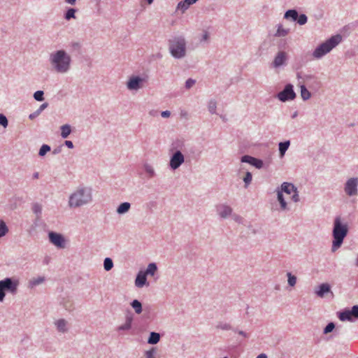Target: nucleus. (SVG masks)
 Wrapping results in <instances>:
<instances>
[{
    "label": "nucleus",
    "instance_id": "obj_1",
    "mask_svg": "<svg viewBox=\"0 0 358 358\" xmlns=\"http://www.w3.org/2000/svg\"><path fill=\"white\" fill-rule=\"evenodd\" d=\"M278 200L280 203L281 209L285 210L287 203L299 201L296 189L292 184L284 182L281 186V191L278 193Z\"/></svg>",
    "mask_w": 358,
    "mask_h": 358
},
{
    "label": "nucleus",
    "instance_id": "obj_2",
    "mask_svg": "<svg viewBox=\"0 0 358 358\" xmlns=\"http://www.w3.org/2000/svg\"><path fill=\"white\" fill-rule=\"evenodd\" d=\"M348 225L342 222L341 217H336L333 229L334 241L331 248L333 252H335L341 246L343 239L348 234Z\"/></svg>",
    "mask_w": 358,
    "mask_h": 358
},
{
    "label": "nucleus",
    "instance_id": "obj_3",
    "mask_svg": "<svg viewBox=\"0 0 358 358\" xmlns=\"http://www.w3.org/2000/svg\"><path fill=\"white\" fill-rule=\"evenodd\" d=\"M50 62L59 73L66 72L70 66L71 58L64 50H58L50 55Z\"/></svg>",
    "mask_w": 358,
    "mask_h": 358
},
{
    "label": "nucleus",
    "instance_id": "obj_4",
    "mask_svg": "<svg viewBox=\"0 0 358 358\" xmlns=\"http://www.w3.org/2000/svg\"><path fill=\"white\" fill-rule=\"evenodd\" d=\"M92 199L90 191L85 188H79L69 197V205L76 208L89 203Z\"/></svg>",
    "mask_w": 358,
    "mask_h": 358
},
{
    "label": "nucleus",
    "instance_id": "obj_5",
    "mask_svg": "<svg viewBox=\"0 0 358 358\" xmlns=\"http://www.w3.org/2000/svg\"><path fill=\"white\" fill-rule=\"evenodd\" d=\"M342 41V36L336 34L320 45L315 50V57L320 58L329 53L333 48L338 45Z\"/></svg>",
    "mask_w": 358,
    "mask_h": 358
},
{
    "label": "nucleus",
    "instance_id": "obj_6",
    "mask_svg": "<svg viewBox=\"0 0 358 358\" xmlns=\"http://www.w3.org/2000/svg\"><path fill=\"white\" fill-rule=\"evenodd\" d=\"M17 280H13L9 278L0 280V301H3L6 291H8L12 294H15L17 292Z\"/></svg>",
    "mask_w": 358,
    "mask_h": 358
},
{
    "label": "nucleus",
    "instance_id": "obj_7",
    "mask_svg": "<svg viewBox=\"0 0 358 358\" xmlns=\"http://www.w3.org/2000/svg\"><path fill=\"white\" fill-rule=\"evenodd\" d=\"M170 50L172 55L177 58L185 56V41L184 38H178L171 41Z\"/></svg>",
    "mask_w": 358,
    "mask_h": 358
},
{
    "label": "nucleus",
    "instance_id": "obj_8",
    "mask_svg": "<svg viewBox=\"0 0 358 358\" xmlns=\"http://www.w3.org/2000/svg\"><path fill=\"white\" fill-rule=\"evenodd\" d=\"M278 97L282 101L293 99L295 97V93L292 85H286L285 89L278 94Z\"/></svg>",
    "mask_w": 358,
    "mask_h": 358
},
{
    "label": "nucleus",
    "instance_id": "obj_9",
    "mask_svg": "<svg viewBox=\"0 0 358 358\" xmlns=\"http://www.w3.org/2000/svg\"><path fill=\"white\" fill-rule=\"evenodd\" d=\"M358 179L352 178L349 179L345 186V192L349 196H354L357 194Z\"/></svg>",
    "mask_w": 358,
    "mask_h": 358
},
{
    "label": "nucleus",
    "instance_id": "obj_10",
    "mask_svg": "<svg viewBox=\"0 0 358 358\" xmlns=\"http://www.w3.org/2000/svg\"><path fill=\"white\" fill-rule=\"evenodd\" d=\"M49 238L50 242L57 248H65V240L61 234L55 232H50Z\"/></svg>",
    "mask_w": 358,
    "mask_h": 358
},
{
    "label": "nucleus",
    "instance_id": "obj_11",
    "mask_svg": "<svg viewBox=\"0 0 358 358\" xmlns=\"http://www.w3.org/2000/svg\"><path fill=\"white\" fill-rule=\"evenodd\" d=\"M184 162V156L180 152L177 151L172 156L170 161V166L173 169H178Z\"/></svg>",
    "mask_w": 358,
    "mask_h": 358
},
{
    "label": "nucleus",
    "instance_id": "obj_12",
    "mask_svg": "<svg viewBox=\"0 0 358 358\" xmlns=\"http://www.w3.org/2000/svg\"><path fill=\"white\" fill-rule=\"evenodd\" d=\"M143 79L139 77H132L127 83V88L129 90H138L142 87Z\"/></svg>",
    "mask_w": 358,
    "mask_h": 358
},
{
    "label": "nucleus",
    "instance_id": "obj_13",
    "mask_svg": "<svg viewBox=\"0 0 358 358\" xmlns=\"http://www.w3.org/2000/svg\"><path fill=\"white\" fill-rule=\"evenodd\" d=\"M328 293H331V294L333 295L331 292L330 285L328 283H323L320 285L318 289L316 291L317 295L321 298L324 297L325 294Z\"/></svg>",
    "mask_w": 358,
    "mask_h": 358
},
{
    "label": "nucleus",
    "instance_id": "obj_14",
    "mask_svg": "<svg viewBox=\"0 0 358 358\" xmlns=\"http://www.w3.org/2000/svg\"><path fill=\"white\" fill-rule=\"evenodd\" d=\"M146 273L143 271H140L136 278L135 285L137 287H143L146 284Z\"/></svg>",
    "mask_w": 358,
    "mask_h": 358
},
{
    "label": "nucleus",
    "instance_id": "obj_15",
    "mask_svg": "<svg viewBox=\"0 0 358 358\" xmlns=\"http://www.w3.org/2000/svg\"><path fill=\"white\" fill-rule=\"evenodd\" d=\"M287 59V55L285 52H279L273 61L275 67H278L283 64Z\"/></svg>",
    "mask_w": 358,
    "mask_h": 358
},
{
    "label": "nucleus",
    "instance_id": "obj_16",
    "mask_svg": "<svg viewBox=\"0 0 358 358\" xmlns=\"http://www.w3.org/2000/svg\"><path fill=\"white\" fill-rule=\"evenodd\" d=\"M217 211L222 217H226L231 214V208L228 206L220 205L217 206Z\"/></svg>",
    "mask_w": 358,
    "mask_h": 358
},
{
    "label": "nucleus",
    "instance_id": "obj_17",
    "mask_svg": "<svg viewBox=\"0 0 358 358\" xmlns=\"http://www.w3.org/2000/svg\"><path fill=\"white\" fill-rule=\"evenodd\" d=\"M198 0H184L180 1L177 6L178 10H182V12H185L190 5L196 3Z\"/></svg>",
    "mask_w": 358,
    "mask_h": 358
},
{
    "label": "nucleus",
    "instance_id": "obj_18",
    "mask_svg": "<svg viewBox=\"0 0 358 358\" xmlns=\"http://www.w3.org/2000/svg\"><path fill=\"white\" fill-rule=\"evenodd\" d=\"M299 17V14L296 10H288L284 15V18L286 20H291L292 21H296Z\"/></svg>",
    "mask_w": 358,
    "mask_h": 358
},
{
    "label": "nucleus",
    "instance_id": "obj_19",
    "mask_svg": "<svg viewBox=\"0 0 358 358\" xmlns=\"http://www.w3.org/2000/svg\"><path fill=\"white\" fill-rule=\"evenodd\" d=\"M289 145H290L289 141L281 142L279 143V151H280L281 157H282L285 155V153L287 151V150L288 149Z\"/></svg>",
    "mask_w": 358,
    "mask_h": 358
},
{
    "label": "nucleus",
    "instance_id": "obj_20",
    "mask_svg": "<svg viewBox=\"0 0 358 358\" xmlns=\"http://www.w3.org/2000/svg\"><path fill=\"white\" fill-rule=\"evenodd\" d=\"M130 208V203L128 202H124L121 203L117 209V212L119 214H122L127 212Z\"/></svg>",
    "mask_w": 358,
    "mask_h": 358
},
{
    "label": "nucleus",
    "instance_id": "obj_21",
    "mask_svg": "<svg viewBox=\"0 0 358 358\" xmlns=\"http://www.w3.org/2000/svg\"><path fill=\"white\" fill-rule=\"evenodd\" d=\"M61 136H62V138H66L71 134V127L69 124H64L61 127Z\"/></svg>",
    "mask_w": 358,
    "mask_h": 358
},
{
    "label": "nucleus",
    "instance_id": "obj_22",
    "mask_svg": "<svg viewBox=\"0 0 358 358\" xmlns=\"http://www.w3.org/2000/svg\"><path fill=\"white\" fill-rule=\"evenodd\" d=\"M352 315L350 314V310H345L344 312H342L339 314V319L341 320V321H345V320H352Z\"/></svg>",
    "mask_w": 358,
    "mask_h": 358
},
{
    "label": "nucleus",
    "instance_id": "obj_23",
    "mask_svg": "<svg viewBox=\"0 0 358 358\" xmlns=\"http://www.w3.org/2000/svg\"><path fill=\"white\" fill-rule=\"evenodd\" d=\"M157 268L155 263H150L148 264L146 271L144 272L146 275H154Z\"/></svg>",
    "mask_w": 358,
    "mask_h": 358
},
{
    "label": "nucleus",
    "instance_id": "obj_24",
    "mask_svg": "<svg viewBox=\"0 0 358 358\" xmlns=\"http://www.w3.org/2000/svg\"><path fill=\"white\" fill-rule=\"evenodd\" d=\"M159 338L160 336L158 333L152 332L148 339V343L150 344H156L159 342Z\"/></svg>",
    "mask_w": 358,
    "mask_h": 358
},
{
    "label": "nucleus",
    "instance_id": "obj_25",
    "mask_svg": "<svg viewBox=\"0 0 358 358\" xmlns=\"http://www.w3.org/2000/svg\"><path fill=\"white\" fill-rule=\"evenodd\" d=\"M289 33V29H285L282 25H279L275 33L276 36H285Z\"/></svg>",
    "mask_w": 358,
    "mask_h": 358
},
{
    "label": "nucleus",
    "instance_id": "obj_26",
    "mask_svg": "<svg viewBox=\"0 0 358 358\" xmlns=\"http://www.w3.org/2000/svg\"><path fill=\"white\" fill-rule=\"evenodd\" d=\"M131 306L137 314H140L142 312L141 303L138 300H134L131 303Z\"/></svg>",
    "mask_w": 358,
    "mask_h": 358
},
{
    "label": "nucleus",
    "instance_id": "obj_27",
    "mask_svg": "<svg viewBox=\"0 0 358 358\" xmlns=\"http://www.w3.org/2000/svg\"><path fill=\"white\" fill-rule=\"evenodd\" d=\"M57 327L59 331H66V322L64 320H59L56 322Z\"/></svg>",
    "mask_w": 358,
    "mask_h": 358
},
{
    "label": "nucleus",
    "instance_id": "obj_28",
    "mask_svg": "<svg viewBox=\"0 0 358 358\" xmlns=\"http://www.w3.org/2000/svg\"><path fill=\"white\" fill-rule=\"evenodd\" d=\"M8 231L6 223L3 220H0V237L5 236Z\"/></svg>",
    "mask_w": 358,
    "mask_h": 358
},
{
    "label": "nucleus",
    "instance_id": "obj_29",
    "mask_svg": "<svg viewBox=\"0 0 358 358\" xmlns=\"http://www.w3.org/2000/svg\"><path fill=\"white\" fill-rule=\"evenodd\" d=\"M103 266H104V268L106 271H110L113 266V263L112 259L108 257L104 259Z\"/></svg>",
    "mask_w": 358,
    "mask_h": 358
},
{
    "label": "nucleus",
    "instance_id": "obj_30",
    "mask_svg": "<svg viewBox=\"0 0 358 358\" xmlns=\"http://www.w3.org/2000/svg\"><path fill=\"white\" fill-rule=\"evenodd\" d=\"M301 95L303 99L306 100L310 98V93L307 90V89L304 86H301Z\"/></svg>",
    "mask_w": 358,
    "mask_h": 358
},
{
    "label": "nucleus",
    "instance_id": "obj_31",
    "mask_svg": "<svg viewBox=\"0 0 358 358\" xmlns=\"http://www.w3.org/2000/svg\"><path fill=\"white\" fill-rule=\"evenodd\" d=\"M287 277H288V284L292 286V287H294L296 283V276L294 275H292L291 273L288 272L287 274Z\"/></svg>",
    "mask_w": 358,
    "mask_h": 358
},
{
    "label": "nucleus",
    "instance_id": "obj_32",
    "mask_svg": "<svg viewBox=\"0 0 358 358\" xmlns=\"http://www.w3.org/2000/svg\"><path fill=\"white\" fill-rule=\"evenodd\" d=\"M50 150V147L48 145H43L39 150V155L44 156L48 151Z\"/></svg>",
    "mask_w": 358,
    "mask_h": 358
},
{
    "label": "nucleus",
    "instance_id": "obj_33",
    "mask_svg": "<svg viewBox=\"0 0 358 358\" xmlns=\"http://www.w3.org/2000/svg\"><path fill=\"white\" fill-rule=\"evenodd\" d=\"M75 13H76V10L75 9L69 8L67 10L66 13L65 18L67 20H69L71 18H74L75 17Z\"/></svg>",
    "mask_w": 358,
    "mask_h": 358
},
{
    "label": "nucleus",
    "instance_id": "obj_34",
    "mask_svg": "<svg viewBox=\"0 0 358 358\" xmlns=\"http://www.w3.org/2000/svg\"><path fill=\"white\" fill-rule=\"evenodd\" d=\"M296 20H297V22L300 25H303V24L306 23V22H307V17H306V15L301 14V15H299V17H298Z\"/></svg>",
    "mask_w": 358,
    "mask_h": 358
},
{
    "label": "nucleus",
    "instance_id": "obj_35",
    "mask_svg": "<svg viewBox=\"0 0 358 358\" xmlns=\"http://www.w3.org/2000/svg\"><path fill=\"white\" fill-rule=\"evenodd\" d=\"M34 97L36 100L41 101L44 99L43 98V91H36L34 94Z\"/></svg>",
    "mask_w": 358,
    "mask_h": 358
},
{
    "label": "nucleus",
    "instance_id": "obj_36",
    "mask_svg": "<svg viewBox=\"0 0 358 358\" xmlns=\"http://www.w3.org/2000/svg\"><path fill=\"white\" fill-rule=\"evenodd\" d=\"M252 180V174L250 172H247L245 177L243 178V181L245 183V186H248Z\"/></svg>",
    "mask_w": 358,
    "mask_h": 358
},
{
    "label": "nucleus",
    "instance_id": "obj_37",
    "mask_svg": "<svg viewBox=\"0 0 358 358\" xmlns=\"http://www.w3.org/2000/svg\"><path fill=\"white\" fill-rule=\"evenodd\" d=\"M0 125H2L4 128L8 126V120L6 117L2 114H0Z\"/></svg>",
    "mask_w": 358,
    "mask_h": 358
},
{
    "label": "nucleus",
    "instance_id": "obj_38",
    "mask_svg": "<svg viewBox=\"0 0 358 358\" xmlns=\"http://www.w3.org/2000/svg\"><path fill=\"white\" fill-rule=\"evenodd\" d=\"M254 159H255V157H250L248 155H245L241 158V162H246V163L251 164V163L253 162Z\"/></svg>",
    "mask_w": 358,
    "mask_h": 358
},
{
    "label": "nucleus",
    "instance_id": "obj_39",
    "mask_svg": "<svg viewBox=\"0 0 358 358\" xmlns=\"http://www.w3.org/2000/svg\"><path fill=\"white\" fill-rule=\"evenodd\" d=\"M251 165L255 166L256 168L260 169L262 167L263 162L262 160L255 158L253 162L251 163Z\"/></svg>",
    "mask_w": 358,
    "mask_h": 358
},
{
    "label": "nucleus",
    "instance_id": "obj_40",
    "mask_svg": "<svg viewBox=\"0 0 358 358\" xmlns=\"http://www.w3.org/2000/svg\"><path fill=\"white\" fill-rule=\"evenodd\" d=\"M335 327V325L333 322H330L329 323L327 327H325L324 330V334H328L331 331H333V329H334Z\"/></svg>",
    "mask_w": 358,
    "mask_h": 358
},
{
    "label": "nucleus",
    "instance_id": "obj_41",
    "mask_svg": "<svg viewBox=\"0 0 358 358\" xmlns=\"http://www.w3.org/2000/svg\"><path fill=\"white\" fill-rule=\"evenodd\" d=\"M208 109L211 113H215L216 110V102L213 101H210Z\"/></svg>",
    "mask_w": 358,
    "mask_h": 358
},
{
    "label": "nucleus",
    "instance_id": "obj_42",
    "mask_svg": "<svg viewBox=\"0 0 358 358\" xmlns=\"http://www.w3.org/2000/svg\"><path fill=\"white\" fill-rule=\"evenodd\" d=\"M350 311L354 317L358 318V306H354Z\"/></svg>",
    "mask_w": 358,
    "mask_h": 358
},
{
    "label": "nucleus",
    "instance_id": "obj_43",
    "mask_svg": "<svg viewBox=\"0 0 358 358\" xmlns=\"http://www.w3.org/2000/svg\"><path fill=\"white\" fill-rule=\"evenodd\" d=\"M131 320H130V319H129V320L127 321V322H126L124 325H122V326L120 327V328H119V329H121V330H126V329H130V328H131Z\"/></svg>",
    "mask_w": 358,
    "mask_h": 358
},
{
    "label": "nucleus",
    "instance_id": "obj_44",
    "mask_svg": "<svg viewBox=\"0 0 358 358\" xmlns=\"http://www.w3.org/2000/svg\"><path fill=\"white\" fill-rule=\"evenodd\" d=\"M195 83V81L192 79H188L186 82V87L187 88H190L191 87H192L194 85V84Z\"/></svg>",
    "mask_w": 358,
    "mask_h": 358
},
{
    "label": "nucleus",
    "instance_id": "obj_45",
    "mask_svg": "<svg viewBox=\"0 0 358 358\" xmlns=\"http://www.w3.org/2000/svg\"><path fill=\"white\" fill-rule=\"evenodd\" d=\"M146 358H155L154 351L150 350L146 352Z\"/></svg>",
    "mask_w": 358,
    "mask_h": 358
},
{
    "label": "nucleus",
    "instance_id": "obj_46",
    "mask_svg": "<svg viewBox=\"0 0 358 358\" xmlns=\"http://www.w3.org/2000/svg\"><path fill=\"white\" fill-rule=\"evenodd\" d=\"M171 115V113L169 110H165L162 113V116L163 117H169Z\"/></svg>",
    "mask_w": 358,
    "mask_h": 358
},
{
    "label": "nucleus",
    "instance_id": "obj_47",
    "mask_svg": "<svg viewBox=\"0 0 358 358\" xmlns=\"http://www.w3.org/2000/svg\"><path fill=\"white\" fill-rule=\"evenodd\" d=\"M65 145H66L69 148H73V143H72L71 141H65Z\"/></svg>",
    "mask_w": 358,
    "mask_h": 358
},
{
    "label": "nucleus",
    "instance_id": "obj_48",
    "mask_svg": "<svg viewBox=\"0 0 358 358\" xmlns=\"http://www.w3.org/2000/svg\"><path fill=\"white\" fill-rule=\"evenodd\" d=\"M65 1L71 5H74L76 0H65Z\"/></svg>",
    "mask_w": 358,
    "mask_h": 358
},
{
    "label": "nucleus",
    "instance_id": "obj_49",
    "mask_svg": "<svg viewBox=\"0 0 358 358\" xmlns=\"http://www.w3.org/2000/svg\"><path fill=\"white\" fill-rule=\"evenodd\" d=\"M203 41H207L208 39V34L206 31L203 35Z\"/></svg>",
    "mask_w": 358,
    "mask_h": 358
},
{
    "label": "nucleus",
    "instance_id": "obj_50",
    "mask_svg": "<svg viewBox=\"0 0 358 358\" xmlns=\"http://www.w3.org/2000/svg\"><path fill=\"white\" fill-rule=\"evenodd\" d=\"M43 281V278H38V279H37V280L34 282V285H38V284H39V283L42 282Z\"/></svg>",
    "mask_w": 358,
    "mask_h": 358
},
{
    "label": "nucleus",
    "instance_id": "obj_51",
    "mask_svg": "<svg viewBox=\"0 0 358 358\" xmlns=\"http://www.w3.org/2000/svg\"><path fill=\"white\" fill-rule=\"evenodd\" d=\"M256 358H267V356L266 354H260Z\"/></svg>",
    "mask_w": 358,
    "mask_h": 358
},
{
    "label": "nucleus",
    "instance_id": "obj_52",
    "mask_svg": "<svg viewBox=\"0 0 358 358\" xmlns=\"http://www.w3.org/2000/svg\"><path fill=\"white\" fill-rule=\"evenodd\" d=\"M47 106V104L46 103H43L41 106L39 110H38V112L43 110L45 108H46Z\"/></svg>",
    "mask_w": 358,
    "mask_h": 358
},
{
    "label": "nucleus",
    "instance_id": "obj_53",
    "mask_svg": "<svg viewBox=\"0 0 358 358\" xmlns=\"http://www.w3.org/2000/svg\"><path fill=\"white\" fill-rule=\"evenodd\" d=\"M148 4H151L154 0H146Z\"/></svg>",
    "mask_w": 358,
    "mask_h": 358
},
{
    "label": "nucleus",
    "instance_id": "obj_54",
    "mask_svg": "<svg viewBox=\"0 0 358 358\" xmlns=\"http://www.w3.org/2000/svg\"><path fill=\"white\" fill-rule=\"evenodd\" d=\"M355 264H356V266H358V256L356 258V263Z\"/></svg>",
    "mask_w": 358,
    "mask_h": 358
},
{
    "label": "nucleus",
    "instance_id": "obj_55",
    "mask_svg": "<svg viewBox=\"0 0 358 358\" xmlns=\"http://www.w3.org/2000/svg\"><path fill=\"white\" fill-rule=\"evenodd\" d=\"M38 173H35V174H34V178H38Z\"/></svg>",
    "mask_w": 358,
    "mask_h": 358
},
{
    "label": "nucleus",
    "instance_id": "obj_56",
    "mask_svg": "<svg viewBox=\"0 0 358 358\" xmlns=\"http://www.w3.org/2000/svg\"><path fill=\"white\" fill-rule=\"evenodd\" d=\"M34 115H32V114H31V115H29V118H31V119L34 118Z\"/></svg>",
    "mask_w": 358,
    "mask_h": 358
},
{
    "label": "nucleus",
    "instance_id": "obj_57",
    "mask_svg": "<svg viewBox=\"0 0 358 358\" xmlns=\"http://www.w3.org/2000/svg\"><path fill=\"white\" fill-rule=\"evenodd\" d=\"M239 334H241V335L245 336V334L243 331H240Z\"/></svg>",
    "mask_w": 358,
    "mask_h": 358
}]
</instances>
